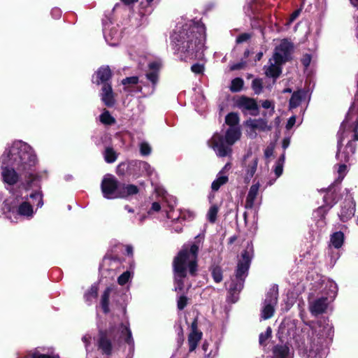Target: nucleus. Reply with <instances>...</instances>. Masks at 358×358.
I'll list each match as a JSON object with an SVG mask.
<instances>
[{"label": "nucleus", "mask_w": 358, "mask_h": 358, "mask_svg": "<svg viewBox=\"0 0 358 358\" xmlns=\"http://www.w3.org/2000/svg\"><path fill=\"white\" fill-rule=\"evenodd\" d=\"M36 156L32 148L22 141H15L8 144L0 157V169L2 180L9 186L19 181V175L16 170L24 174L27 185L37 180L33 167L36 164Z\"/></svg>", "instance_id": "obj_1"}, {"label": "nucleus", "mask_w": 358, "mask_h": 358, "mask_svg": "<svg viewBox=\"0 0 358 358\" xmlns=\"http://www.w3.org/2000/svg\"><path fill=\"white\" fill-rule=\"evenodd\" d=\"M333 336V327L328 321L323 320L306 325L294 336L299 355L304 358H325L324 346Z\"/></svg>", "instance_id": "obj_2"}, {"label": "nucleus", "mask_w": 358, "mask_h": 358, "mask_svg": "<svg viewBox=\"0 0 358 358\" xmlns=\"http://www.w3.org/2000/svg\"><path fill=\"white\" fill-rule=\"evenodd\" d=\"M206 41V27L201 22L177 27L171 35L173 49L182 60L200 58Z\"/></svg>", "instance_id": "obj_3"}, {"label": "nucleus", "mask_w": 358, "mask_h": 358, "mask_svg": "<svg viewBox=\"0 0 358 358\" xmlns=\"http://www.w3.org/2000/svg\"><path fill=\"white\" fill-rule=\"evenodd\" d=\"M34 205L37 208L43 205V194L40 189L30 194L26 192L24 195L17 191L12 192V195L4 201L3 210L8 219L17 222L19 217L32 218Z\"/></svg>", "instance_id": "obj_4"}, {"label": "nucleus", "mask_w": 358, "mask_h": 358, "mask_svg": "<svg viewBox=\"0 0 358 358\" xmlns=\"http://www.w3.org/2000/svg\"><path fill=\"white\" fill-rule=\"evenodd\" d=\"M199 245L194 243L189 247L184 245L183 248L175 257L173 261V269L175 273L176 291L183 289V280L187 275L188 269L189 273L195 275L197 268V254Z\"/></svg>", "instance_id": "obj_5"}, {"label": "nucleus", "mask_w": 358, "mask_h": 358, "mask_svg": "<svg viewBox=\"0 0 358 358\" xmlns=\"http://www.w3.org/2000/svg\"><path fill=\"white\" fill-rule=\"evenodd\" d=\"M149 69L150 71L146 73L145 77L147 80L151 83V85H145L143 83V81H141L140 85H137L138 83V78L132 76L126 78L122 80V84L124 85V90L127 93H136L140 92L145 96L152 94L159 80L158 71L159 69V64L157 62L150 63Z\"/></svg>", "instance_id": "obj_6"}, {"label": "nucleus", "mask_w": 358, "mask_h": 358, "mask_svg": "<svg viewBox=\"0 0 358 358\" xmlns=\"http://www.w3.org/2000/svg\"><path fill=\"white\" fill-rule=\"evenodd\" d=\"M110 338L117 341L124 340L129 345L134 344V339L128 323H121L118 327H111L108 331L100 332L98 347L103 354L107 355L111 354L112 343Z\"/></svg>", "instance_id": "obj_7"}, {"label": "nucleus", "mask_w": 358, "mask_h": 358, "mask_svg": "<svg viewBox=\"0 0 358 358\" xmlns=\"http://www.w3.org/2000/svg\"><path fill=\"white\" fill-rule=\"evenodd\" d=\"M252 257V247L248 245L241 254V259L238 261L236 276L229 285V293L232 296L231 301L238 300V294L243 287L245 278L248 275L250 261Z\"/></svg>", "instance_id": "obj_8"}, {"label": "nucleus", "mask_w": 358, "mask_h": 358, "mask_svg": "<svg viewBox=\"0 0 358 358\" xmlns=\"http://www.w3.org/2000/svg\"><path fill=\"white\" fill-rule=\"evenodd\" d=\"M241 135L238 127H229L226 131L225 141L221 134L215 133L208 143L218 157H224L231 152L230 146L239 140Z\"/></svg>", "instance_id": "obj_9"}, {"label": "nucleus", "mask_w": 358, "mask_h": 358, "mask_svg": "<svg viewBox=\"0 0 358 358\" xmlns=\"http://www.w3.org/2000/svg\"><path fill=\"white\" fill-rule=\"evenodd\" d=\"M349 127L352 129L353 132L352 134V141L355 143V141H358V96H356L355 101L352 104L345 120L341 124V134H343V136L345 134V128Z\"/></svg>", "instance_id": "obj_10"}, {"label": "nucleus", "mask_w": 358, "mask_h": 358, "mask_svg": "<svg viewBox=\"0 0 358 358\" xmlns=\"http://www.w3.org/2000/svg\"><path fill=\"white\" fill-rule=\"evenodd\" d=\"M259 164V157L254 154L251 149L243 156L241 166L243 174V179L245 182H249L257 172Z\"/></svg>", "instance_id": "obj_11"}, {"label": "nucleus", "mask_w": 358, "mask_h": 358, "mask_svg": "<svg viewBox=\"0 0 358 358\" xmlns=\"http://www.w3.org/2000/svg\"><path fill=\"white\" fill-rule=\"evenodd\" d=\"M101 189L104 198L107 199L119 198L120 185L114 176L105 175L101 181Z\"/></svg>", "instance_id": "obj_12"}, {"label": "nucleus", "mask_w": 358, "mask_h": 358, "mask_svg": "<svg viewBox=\"0 0 358 358\" xmlns=\"http://www.w3.org/2000/svg\"><path fill=\"white\" fill-rule=\"evenodd\" d=\"M341 131H338V152L336 153V159L340 162L349 163L353 160V155L355 152L356 145L352 141H349L347 145L343 148L341 146L342 141L345 138V136H342Z\"/></svg>", "instance_id": "obj_13"}, {"label": "nucleus", "mask_w": 358, "mask_h": 358, "mask_svg": "<svg viewBox=\"0 0 358 358\" xmlns=\"http://www.w3.org/2000/svg\"><path fill=\"white\" fill-rule=\"evenodd\" d=\"M278 294L276 286L272 287L267 292L262 308V318L264 320H268L273 315L275 307L278 303Z\"/></svg>", "instance_id": "obj_14"}, {"label": "nucleus", "mask_w": 358, "mask_h": 358, "mask_svg": "<svg viewBox=\"0 0 358 358\" xmlns=\"http://www.w3.org/2000/svg\"><path fill=\"white\" fill-rule=\"evenodd\" d=\"M293 45L287 39H282L275 47L273 54V60L278 63H285L289 57Z\"/></svg>", "instance_id": "obj_15"}, {"label": "nucleus", "mask_w": 358, "mask_h": 358, "mask_svg": "<svg viewBox=\"0 0 358 358\" xmlns=\"http://www.w3.org/2000/svg\"><path fill=\"white\" fill-rule=\"evenodd\" d=\"M236 105L245 114L257 115L259 113V108L254 99L241 96L237 99Z\"/></svg>", "instance_id": "obj_16"}, {"label": "nucleus", "mask_w": 358, "mask_h": 358, "mask_svg": "<svg viewBox=\"0 0 358 358\" xmlns=\"http://www.w3.org/2000/svg\"><path fill=\"white\" fill-rule=\"evenodd\" d=\"M355 213V202L350 195L342 203L338 217L342 222H347L350 220Z\"/></svg>", "instance_id": "obj_17"}, {"label": "nucleus", "mask_w": 358, "mask_h": 358, "mask_svg": "<svg viewBox=\"0 0 358 358\" xmlns=\"http://www.w3.org/2000/svg\"><path fill=\"white\" fill-rule=\"evenodd\" d=\"M129 166H132L131 174L138 178L141 176H152L154 169L146 162L134 160L129 162Z\"/></svg>", "instance_id": "obj_18"}, {"label": "nucleus", "mask_w": 358, "mask_h": 358, "mask_svg": "<svg viewBox=\"0 0 358 358\" xmlns=\"http://www.w3.org/2000/svg\"><path fill=\"white\" fill-rule=\"evenodd\" d=\"M260 187V183L259 181H255L254 180V184L252 185L249 189V191L248 192L246 199H245V208L246 209H253L257 206L259 205L258 202V192Z\"/></svg>", "instance_id": "obj_19"}, {"label": "nucleus", "mask_w": 358, "mask_h": 358, "mask_svg": "<svg viewBox=\"0 0 358 358\" xmlns=\"http://www.w3.org/2000/svg\"><path fill=\"white\" fill-rule=\"evenodd\" d=\"M103 36L108 45L115 46L118 44L120 40L121 33L115 26L106 24L103 28Z\"/></svg>", "instance_id": "obj_20"}, {"label": "nucleus", "mask_w": 358, "mask_h": 358, "mask_svg": "<svg viewBox=\"0 0 358 358\" xmlns=\"http://www.w3.org/2000/svg\"><path fill=\"white\" fill-rule=\"evenodd\" d=\"M329 301L327 297L319 298L309 304V309L313 315H317L325 311L327 308Z\"/></svg>", "instance_id": "obj_21"}, {"label": "nucleus", "mask_w": 358, "mask_h": 358, "mask_svg": "<svg viewBox=\"0 0 358 358\" xmlns=\"http://www.w3.org/2000/svg\"><path fill=\"white\" fill-rule=\"evenodd\" d=\"M192 331L188 337V343L189 345V351H194L202 337V333L197 329L196 321H194L191 325Z\"/></svg>", "instance_id": "obj_22"}, {"label": "nucleus", "mask_w": 358, "mask_h": 358, "mask_svg": "<svg viewBox=\"0 0 358 358\" xmlns=\"http://www.w3.org/2000/svg\"><path fill=\"white\" fill-rule=\"evenodd\" d=\"M282 63L276 62L273 57L269 59L268 65L264 66L266 76L276 79L281 73L280 65Z\"/></svg>", "instance_id": "obj_23"}, {"label": "nucleus", "mask_w": 358, "mask_h": 358, "mask_svg": "<svg viewBox=\"0 0 358 358\" xmlns=\"http://www.w3.org/2000/svg\"><path fill=\"white\" fill-rule=\"evenodd\" d=\"M246 125L253 130L259 131H269L271 127L267 123V121L264 119H250L246 121Z\"/></svg>", "instance_id": "obj_24"}, {"label": "nucleus", "mask_w": 358, "mask_h": 358, "mask_svg": "<svg viewBox=\"0 0 358 358\" xmlns=\"http://www.w3.org/2000/svg\"><path fill=\"white\" fill-rule=\"evenodd\" d=\"M102 101L108 106H111L114 104V98L113 90L110 85L104 83L103 85L101 93Z\"/></svg>", "instance_id": "obj_25"}, {"label": "nucleus", "mask_w": 358, "mask_h": 358, "mask_svg": "<svg viewBox=\"0 0 358 358\" xmlns=\"http://www.w3.org/2000/svg\"><path fill=\"white\" fill-rule=\"evenodd\" d=\"M328 197L329 194L324 197L325 205L319 207L315 211H314L313 216L315 219H318L319 220L322 221V220L324 219L328 210L334 206V203L328 201Z\"/></svg>", "instance_id": "obj_26"}, {"label": "nucleus", "mask_w": 358, "mask_h": 358, "mask_svg": "<svg viewBox=\"0 0 358 358\" xmlns=\"http://www.w3.org/2000/svg\"><path fill=\"white\" fill-rule=\"evenodd\" d=\"M138 192V188L134 185H120L119 198H126L129 196L136 194Z\"/></svg>", "instance_id": "obj_27"}, {"label": "nucleus", "mask_w": 358, "mask_h": 358, "mask_svg": "<svg viewBox=\"0 0 358 358\" xmlns=\"http://www.w3.org/2000/svg\"><path fill=\"white\" fill-rule=\"evenodd\" d=\"M96 80L95 81L97 84L100 83H106L107 80L111 77V71L108 66L101 67L96 73Z\"/></svg>", "instance_id": "obj_28"}, {"label": "nucleus", "mask_w": 358, "mask_h": 358, "mask_svg": "<svg viewBox=\"0 0 358 358\" xmlns=\"http://www.w3.org/2000/svg\"><path fill=\"white\" fill-rule=\"evenodd\" d=\"M113 292L114 289L113 287H107L101 296V306L105 313L109 312V297Z\"/></svg>", "instance_id": "obj_29"}, {"label": "nucleus", "mask_w": 358, "mask_h": 358, "mask_svg": "<svg viewBox=\"0 0 358 358\" xmlns=\"http://www.w3.org/2000/svg\"><path fill=\"white\" fill-rule=\"evenodd\" d=\"M305 95L306 94L303 90L294 92L289 100V108L292 109L299 106Z\"/></svg>", "instance_id": "obj_30"}, {"label": "nucleus", "mask_w": 358, "mask_h": 358, "mask_svg": "<svg viewBox=\"0 0 358 358\" xmlns=\"http://www.w3.org/2000/svg\"><path fill=\"white\" fill-rule=\"evenodd\" d=\"M344 241V234L341 231H337L334 233L330 238V246H333L335 248H340Z\"/></svg>", "instance_id": "obj_31"}, {"label": "nucleus", "mask_w": 358, "mask_h": 358, "mask_svg": "<svg viewBox=\"0 0 358 358\" xmlns=\"http://www.w3.org/2000/svg\"><path fill=\"white\" fill-rule=\"evenodd\" d=\"M228 180V176H222V173H217L216 179L211 184L212 189L213 191H217L220 187L226 184Z\"/></svg>", "instance_id": "obj_32"}, {"label": "nucleus", "mask_w": 358, "mask_h": 358, "mask_svg": "<svg viewBox=\"0 0 358 358\" xmlns=\"http://www.w3.org/2000/svg\"><path fill=\"white\" fill-rule=\"evenodd\" d=\"M103 157L107 163L111 164L116 161L117 154L112 148L108 147L105 149Z\"/></svg>", "instance_id": "obj_33"}, {"label": "nucleus", "mask_w": 358, "mask_h": 358, "mask_svg": "<svg viewBox=\"0 0 358 358\" xmlns=\"http://www.w3.org/2000/svg\"><path fill=\"white\" fill-rule=\"evenodd\" d=\"M98 288L96 285H92L85 294V301L89 304L97 296Z\"/></svg>", "instance_id": "obj_34"}, {"label": "nucleus", "mask_w": 358, "mask_h": 358, "mask_svg": "<svg viewBox=\"0 0 358 358\" xmlns=\"http://www.w3.org/2000/svg\"><path fill=\"white\" fill-rule=\"evenodd\" d=\"M219 212V207L216 204L212 205L208 210L206 214L207 220L210 223H215L217 219V215Z\"/></svg>", "instance_id": "obj_35"}, {"label": "nucleus", "mask_w": 358, "mask_h": 358, "mask_svg": "<svg viewBox=\"0 0 358 358\" xmlns=\"http://www.w3.org/2000/svg\"><path fill=\"white\" fill-rule=\"evenodd\" d=\"M285 158V153H283L280 157V158L278 159V161L276 162V163L275 164L274 173H275L276 178H279L282 173Z\"/></svg>", "instance_id": "obj_36"}, {"label": "nucleus", "mask_w": 358, "mask_h": 358, "mask_svg": "<svg viewBox=\"0 0 358 358\" xmlns=\"http://www.w3.org/2000/svg\"><path fill=\"white\" fill-rule=\"evenodd\" d=\"M348 164H349V163H345V162H340L338 164L337 173L338 175V180L339 181H341L343 179V178L345 177V176L346 175V173H348Z\"/></svg>", "instance_id": "obj_37"}, {"label": "nucleus", "mask_w": 358, "mask_h": 358, "mask_svg": "<svg viewBox=\"0 0 358 358\" xmlns=\"http://www.w3.org/2000/svg\"><path fill=\"white\" fill-rule=\"evenodd\" d=\"M239 122V117L235 113H231L226 116L225 122L229 127H238L237 124Z\"/></svg>", "instance_id": "obj_38"}, {"label": "nucleus", "mask_w": 358, "mask_h": 358, "mask_svg": "<svg viewBox=\"0 0 358 358\" xmlns=\"http://www.w3.org/2000/svg\"><path fill=\"white\" fill-rule=\"evenodd\" d=\"M243 80L240 78H236L232 80L230 90L231 92H236L241 90L243 86Z\"/></svg>", "instance_id": "obj_39"}, {"label": "nucleus", "mask_w": 358, "mask_h": 358, "mask_svg": "<svg viewBox=\"0 0 358 358\" xmlns=\"http://www.w3.org/2000/svg\"><path fill=\"white\" fill-rule=\"evenodd\" d=\"M132 277L133 273L130 271H126L118 277L117 282L120 285H124Z\"/></svg>", "instance_id": "obj_40"}, {"label": "nucleus", "mask_w": 358, "mask_h": 358, "mask_svg": "<svg viewBox=\"0 0 358 358\" xmlns=\"http://www.w3.org/2000/svg\"><path fill=\"white\" fill-rule=\"evenodd\" d=\"M100 121L104 124H112L115 122V119L108 110H104L100 115Z\"/></svg>", "instance_id": "obj_41"}, {"label": "nucleus", "mask_w": 358, "mask_h": 358, "mask_svg": "<svg viewBox=\"0 0 358 358\" xmlns=\"http://www.w3.org/2000/svg\"><path fill=\"white\" fill-rule=\"evenodd\" d=\"M194 216L195 214L194 212L185 210L180 212V216L176 219V222L180 221V220H191L194 217Z\"/></svg>", "instance_id": "obj_42"}, {"label": "nucleus", "mask_w": 358, "mask_h": 358, "mask_svg": "<svg viewBox=\"0 0 358 358\" xmlns=\"http://www.w3.org/2000/svg\"><path fill=\"white\" fill-rule=\"evenodd\" d=\"M252 88L255 94H260L263 88L262 80L259 78L254 79L252 83Z\"/></svg>", "instance_id": "obj_43"}, {"label": "nucleus", "mask_w": 358, "mask_h": 358, "mask_svg": "<svg viewBox=\"0 0 358 358\" xmlns=\"http://www.w3.org/2000/svg\"><path fill=\"white\" fill-rule=\"evenodd\" d=\"M212 276L216 282H220L222 280V272L220 267L215 266L212 269Z\"/></svg>", "instance_id": "obj_44"}, {"label": "nucleus", "mask_w": 358, "mask_h": 358, "mask_svg": "<svg viewBox=\"0 0 358 358\" xmlns=\"http://www.w3.org/2000/svg\"><path fill=\"white\" fill-rule=\"evenodd\" d=\"M152 151L150 145L146 142H142L140 144V152L143 156L150 155Z\"/></svg>", "instance_id": "obj_45"}, {"label": "nucleus", "mask_w": 358, "mask_h": 358, "mask_svg": "<svg viewBox=\"0 0 358 358\" xmlns=\"http://www.w3.org/2000/svg\"><path fill=\"white\" fill-rule=\"evenodd\" d=\"M129 169V173L132 171V166H129V162L128 164L121 163L117 168V173L120 176H123L125 173V170Z\"/></svg>", "instance_id": "obj_46"}, {"label": "nucleus", "mask_w": 358, "mask_h": 358, "mask_svg": "<svg viewBox=\"0 0 358 358\" xmlns=\"http://www.w3.org/2000/svg\"><path fill=\"white\" fill-rule=\"evenodd\" d=\"M301 10L297 9L295 11H294L292 15H290L289 20L286 22L287 26H289L300 15Z\"/></svg>", "instance_id": "obj_47"}, {"label": "nucleus", "mask_w": 358, "mask_h": 358, "mask_svg": "<svg viewBox=\"0 0 358 358\" xmlns=\"http://www.w3.org/2000/svg\"><path fill=\"white\" fill-rule=\"evenodd\" d=\"M271 329L270 327H268L266 331H265V333H262L260 335H259V343L260 344H263V343L264 341H266L268 337L271 336Z\"/></svg>", "instance_id": "obj_48"}, {"label": "nucleus", "mask_w": 358, "mask_h": 358, "mask_svg": "<svg viewBox=\"0 0 358 358\" xmlns=\"http://www.w3.org/2000/svg\"><path fill=\"white\" fill-rule=\"evenodd\" d=\"M250 37H251V35L250 34L243 33V34L239 35L236 38V43H242L245 42L248 40H249L250 38Z\"/></svg>", "instance_id": "obj_49"}, {"label": "nucleus", "mask_w": 358, "mask_h": 358, "mask_svg": "<svg viewBox=\"0 0 358 358\" xmlns=\"http://www.w3.org/2000/svg\"><path fill=\"white\" fill-rule=\"evenodd\" d=\"M187 299L185 296H180L178 299V308L182 310L187 305Z\"/></svg>", "instance_id": "obj_50"}, {"label": "nucleus", "mask_w": 358, "mask_h": 358, "mask_svg": "<svg viewBox=\"0 0 358 358\" xmlns=\"http://www.w3.org/2000/svg\"><path fill=\"white\" fill-rule=\"evenodd\" d=\"M262 106L264 108H266V109L271 108L272 113L274 112L275 106L272 101H271L269 100H265L262 102Z\"/></svg>", "instance_id": "obj_51"}, {"label": "nucleus", "mask_w": 358, "mask_h": 358, "mask_svg": "<svg viewBox=\"0 0 358 358\" xmlns=\"http://www.w3.org/2000/svg\"><path fill=\"white\" fill-rule=\"evenodd\" d=\"M310 62H311V55H310L306 54L303 56V57L301 59V62L306 68H307L310 65Z\"/></svg>", "instance_id": "obj_52"}, {"label": "nucleus", "mask_w": 358, "mask_h": 358, "mask_svg": "<svg viewBox=\"0 0 358 358\" xmlns=\"http://www.w3.org/2000/svg\"><path fill=\"white\" fill-rule=\"evenodd\" d=\"M191 69L192 72L196 74L201 73L203 71V66L201 64H195L192 66Z\"/></svg>", "instance_id": "obj_53"}, {"label": "nucleus", "mask_w": 358, "mask_h": 358, "mask_svg": "<svg viewBox=\"0 0 358 358\" xmlns=\"http://www.w3.org/2000/svg\"><path fill=\"white\" fill-rule=\"evenodd\" d=\"M296 123V116L292 115L290 117L287 122L286 129H291Z\"/></svg>", "instance_id": "obj_54"}, {"label": "nucleus", "mask_w": 358, "mask_h": 358, "mask_svg": "<svg viewBox=\"0 0 358 358\" xmlns=\"http://www.w3.org/2000/svg\"><path fill=\"white\" fill-rule=\"evenodd\" d=\"M328 283L329 284V287L331 289V292L332 294V296H330L331 298L334 297L336 292H337V286L336 284L332 281H328Z\"/></svg>", "instance_id": "obj_55"}, {"label": "nucleus", "mask_w": 358, "mask_h": 358, "mask_svg": "<svg viewBox=\"0 0 358 358\" xmlns=\"http://www.w3.org/2000/svg\"><path fill=\"white\" fill-rule=\"evenodd\" d=\"M231 166L230 163H227L218 173H222V176H228V171L230 170Z\"/></svg>", "instance_id": "obj_56"}, {"label": "nucleus", "mask_w": 358, "mask_h": 358, "mask_svg": "<svg viewBox=\"0 0 358 358\" xmlns=\"http://www.w3.org/2000/svg\"><path fill=\"white\" fill-rule=\"evenodd\" d=\"M160 209L161 205L158 202H153L148 213H150L151 212H158L160 210Z\"/></svg>", "instance_id": "obj_57"}, {"label": "nucleus", "mask_w": 358, "mask_h": 358, "mask_svg": "<svg viewBox=\"0 0 358 358\" xmlns=\"http://www.w3.org/2000/svg\"><path fill=\"white\" fill-rule=\"evenodd\" d=\"M82 340H83V343H85L86 350L88 351L89 350V345H90V340H91V336L90 335H88V334L85 335L82 338Z\"/></svg>", "instance_id": "obj_58"}, {"label": "nucleus", "mask_w": 358, "mask_h": 358, "mask_svg": "<svg viewBox=\"0 0 358 358\" xmlns=\"http://www.w3.org/2000/svg\"><path fill=\"white\" fill-rule=\"evenodd\" d=\"M51 14L54 18L57 19L61 17L62 12L60 10V9H59L57 8H55L52 10Z\"/></svg>", "instance_id": "obj_59"}, {"label": "nucleus", "mask_w": 358, "mask_h": 358, "mask_svg": "<svg viewBox=\"0 0 358 358\" xmlns=\"http://www.w3.org/2000/svg\"><path fill=\"white\" fill-rule=\"evenodd\" d=\"M273 150L272 148L268 147L264 151L265 157L268 158L273 155Z\"/></svg>", "instance_id": "obj_60"}, {"label": "nucleus", "mask_w": 358, "mask_h": 358, "mask_svg": "<svg viewBox=\"0 0 358 358\" xmlns=\"http://www.w3.org/2000/svg\"><path fill=\"white\" fill-rule=\"evenodd\" d=\"M290 143V139L289 138H285L282 141V148L284 150L287 148Z\"/></svg>", "instance_id": "obj_61"}, {"label": "nucleus", "mask_w": 358, "mask_h": 358, "mask_svg": "<svg viewBox=\"0 0 358 358\" xmlns=\"http://www.w3.org/2000/svg\"><path fill=\"white\" fill-rule=\"evenodd\" d=\"M126 251L128 255H133V247L131 245H127Z\"/></svg>", "instance_id": "obj_62"}, {"label": "nucleus", "mask_w": 358, "mask_h": 358, "mask_svg": "<svg viewBox=\"0 0 358 358\" xmlns=\"http://www.w3.org/2000/svg\"><path fill=\"white\" fill-rule=\"evenodd\" d=\"M33 358H55L47 355H36Z\"/></svg>", "instance_id": "obj_63"}, {"label": "nucleus", "mask_w": 358, "mask_h": 358, "mask_svg": "<svg viewBox=\"0 0 358 358\" xmlns=\"http://www.w3.org/2000/svg\"><path fill=\"white\" fill-rule=\"evenodd\" d=\"M124 3L129 5L131 3H134L135 2H137L138 0H121Z\"/></svg>", "instance_id": "obj_64"}]
</instances>
